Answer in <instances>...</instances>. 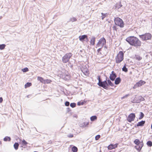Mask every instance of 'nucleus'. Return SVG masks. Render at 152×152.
<instances>
[{
	"label": "nucleus",
	"mask_w": 152,
	"mask_h": 152,
	"mask_svg": "<svg viewBox=\"0 0 152 152\" xmlns=\"http://www.w3.org/2000/svg\"><path fill=\"white\" fill-rule=\"evenodd\" d=\"M140 102L141 101H144L145 100V99L143 97H142L141 96H140Z\"/></svg>",
	"instance_id": "37998d69"
},
{
	"label": "nucleus",
	"mask_w": 152,
	"mask_h": 152,
	"mask_svg": "<svg viewBox=\"0 0 152 152\" xmlns=\"http://www.w3.org/2000/svg\"><path fill=\"white\" fill-rule=\"evenodd\" d=\"M140 117L139 118V119H141L144 116V114L142 112L140 113Z\"/></svg>",
	"instance_id": "bb28decb"
},
{
	"label": "nucleus",
	"mask_w": 152,
	"mask_h": 152,
	"mask_svg": "<svg viewBox=\"0 0 152 152\" xmlns=\"http://www.w3.org/2000/svg\"><path fill=\"white\" fill-rule=\"evenodd\" d=\"M116 77V74L113 71H112L109 77L110 79L112 81H114Z\"/></svg>",
	"instance_id": "9b49d317"
},
{
	"label": "nucleus",
	"mask_w": 152,
	"mask_h": 152,
	"mask_svg": "<svg viewBox=\"0 0 152 152\" xmlns=\"http://www.w3.org/2000/svg\"><path fill=\"white\" fill-rule=\"evenodd\" d=\"M97 79L99 80V82L97 84L100 87H102L104 83H106L105 81H102L100 76L97 77Z\"/></svg>",
	"instance_id": "9d476101"
},
{
	"label": "nucleus",
	"mask_w": 152,
	"mask_h": 152,
	"mask_svg": "<svg viewBox=\"0 0 152 152\" xmlns=\"http://www.w3.org/2000/svg\"><path fill=\"white\" fill-rule=\"evenodd\" d=\"M115 85H117L121 82V79L120 77L116 78L115 80Z\"/></svg>",
	"instance_id": "2eb2a0df"
},
{
	"label": "nucleus",
	"mask_w": 152,
	"mask_h": 152,
	"mask_svg": "<svg viewBox=\"0 0 152 152\" xmlns=\"http://www.w3.org/2000/svg\"><path fill=\"white\" fill-rule=\"evenodd\" d=\"M67 111L68 112H69V111L70 110V109L69 108H67Z\"/></svg>",
	"instance_id": "09e8293b"
},
{
	"label": "nucleus",
	"mask_w": 152,
	"mask_h": 152,
	"mask_svg": "<svg viewBox=\"0 0 152 152\" xmlns=\"http://www.w3.org/2000/svg\"><path fill=\"white\" fill-rule=\"evenodd\" d=\"M100 137V135H98L96 136L95 137V140H98Z\"/></svg>",
	"instance_id": "58836bf2"
},
{
	"label": "nucleus",
	"mask_w": 152,
	"mask_h": 152,
	"mask_svg": "<svg viewBox=\"0 0 152 152\" xmlns=\"http://www.w3.org/2000/svg\"><path fill=\"white\" fill-rule=\"evenodd\" d=\"M79 38V40L82 42L83 41L84 39H86L87 40H88L87 36L86 35L80 36Z\"/></svg>",
	"instance_id": "4468645a"
},
{
	"label": "nucleus",
	"mask_w": 152,
	"mask_h": 152,
	"mask_svg": "<svg viewBox=\"0 0 152 152\" xmlns=\"http://www.w3.org/2000/svg\"><path fill=\"white\" fill-rule=\"evenodd\" d=\"M76 106V104L75 103H72L70 104V106L72 108L75 107Z\"/></svg>",
	"instance_id": "c9c22d12"
},
{
	"label": "nucleus",
	"mask_w": 152,
	"mask_h": 152,
	"mask_svg": "<svg viewBox=\"0 0 152 152\" xmlns=\"http://www.w3.org/2000/svg\"><path fill=\"white\" fill-rule=\"evenodd\" d=\"M38 152V151H34V152Z\"/></svg>",
	"instance_id": "5fc2aeb1"
},
{
	"label": "nucleus",
	"mask_w": 152,
	"mask_h": 152,
	"mask_svg": "<svg viewBox=\"0 0 152 152\" xmlns=\"http://www.w3.org/2000/svg\"><path fill=\"white\" fill-rule=\"evenodd\" d=\"M118 145V144H116L114 145H113L114 147V148H115L117 147Z\"/></svg>",
	"instance_id": "49530a36"
},
{
	"label": "nucleus",
	"mask_w": 152,
	"mask_h": 152,
	"mask_svg": "<svg viewBox=\"0 0 152 152\" xmlns=\"http://www.w3.org/2000/svg\"><path fill=\"white\" fill-rule=\"evenodd\" d=\"M37 80L39 81H40L42 83L44 80L43 79V78L40 77H37Z\"/></svg>",
	"instance_id": "473e14b6"
},
{
	"label": "nucleus",
	"mask_w": 152,
	"mask_h": 152,
	"mask_svg": "<svg viewBox=\"0 0 152 152\" xmlns=\"http://www.w3.org/2000/svg\"><path fill=\"white\" fill-rule=\"evenodd\" d=\"M19 144L18 142H15L14 144V148L16 150H17L18 149V148L19 147Z\"/></svg>",
	"instance_id": "412c9836"
},
{
	"label": "nucleus",
	"mask_w": 152,
	"mask_h": 152,
	"mask_svg": "<svg viewBox=\"0 0 152 152\" xmlns=\"http://www.w3.org/2000/svg\"><path fill=\"white\" fill-rule=\"evenodd\" d=\"M22 71L23 72H26L28 71V69L26 67V68H25L22 69Z\"/></svg>",
	"instance_id": "e433bc0d"
},
{
	"label": "nucleus",
	"mask_w": 152,
	"mask_h": 152,
	"mask_svg": "<svg viewBox=\"0 0 152 152\" xmlns=\"http://www.w3.org/2000/svg\"><path fill=\"white\" fill-rule=\"evenodd\" d=\"M11 138L10 137L6 136L4 138V140L5 141H9L11 140Z\"/></svg>",
	"instance_id": "b1692460"
},
{
	"label": "nucleus",
	"mask_w": 152,
	"mask_h": 152,
	"mask_svg": "<svg viewBox=\"0 0 152 152\" xmlns=\"http://www.w3.org/2000/svg\"><path fill=\"white\" fill-rule=\"evenodd\" d=\"M102 48V47H101V48H99L98 49V50H97V52L99 53V52L101 50Z\"/></svg>",
	"instance_id": "a18cd8bd"
},
{
	"label": "nucleus",
	"mask_w": 152,
	"mask_h": 152,
	"mask_svg": "<svg viewBox=\"0 0 152 152\" xmlns=\"http://www.w3.org/2000/svg\"><path fill=\"white\" fill-rule=\"evenodd\" d=\"M147 144L148 146L151 147L152 146V142L151 141H148L147 142Z\"/></svg>",
	"instance_id": "7c9ffc66"
},
{
	"label": "nucleus",
	"mask_w": 152,
	"mask_h": 152,
	"mask_svg": "<svg viewBox=\"0 0 152 152\" xmlns=\"http://www.w3.org/2000/svg\"><path fill=\"white\" fill-rule=\"evenodd\" d=\"M72 54L71 53H67L62 57V61L63 63H66L68 62L70 58L72 56Z\"/></svg>",
	"instance_id": "423d86ee"
},
{
	"label": "nucleus",
	"mask_w": 152,
	"mask_h": 152,
	"mask_svg": "<svg viewBox=\"0 0 152 152\" xmlns=\"http://www.w3.org/2000/svg\"><path fill=\"white\" fill-rule=\"evenodd\" d=\"M81 71L83 73L86 75H87L89 74L88 70L87 68L83 69Z\"/></svg>",
	"instance_id": "dca6fc26"
},
{
	"label": "nucleus",
	"mask_w": 152,
	"mask_h": 152,
	"mask_svg": "<svg viewBox=\"0 0 152 152\" xmlns=\"http://www.w3.org/2000/svg\"><path fill=\"white\" fill-rule=\"evenodd\" d=\"M77 20V19L75 17H72L70 18L69 21L73 22Z\"/></svg>",
	"instance_id": "2f4dec72"
},
{
	"label": "nucleus",
	"mask_w": 152,
	"mask_h": 152,
	"mask_svg": "<svg viewBox=\"0 0 152 152\" xmlns=\"http://www.w3.org/2000/svg\"><path fill=\"white\" fill-rule=\"evenodd\" d=\"M5 45L4 44L0 45V49L1 50L4 49L5 48Z\"/></svg>",
	"instance_id": "c756f323"
},
{
	"label": "nucleus",
	"mask_w": 152,
	"mask_h": 152,
	"mask_svg": "<svg viewBox=\"0 0 152 152\" xmlns=\"http://www.w3.org/2000/svg\"><path fill=\"white\" fill-rule=\"evenodd\" d=\"M113 28V30L117 31V27L115 26H114Z\"/></svg>",
	"instance_id": "c03bdc74"
},
{
	"label": "nucleus",
	"mask_w": 152,
	"mask_h": 152,
	"mask_svg": "<svg viewBox=\"0 0 152 152\" xmlns=\"http://www.w3.org/2000/svg\"><path fill=\"white\" fill-rule=\"evenodd\" d=\"M145 121H141L138 122L137 124V126H144L145 123Z\"/></svg>",
	"instance_id": "f3484780"
},
{
	"label": "nucleus",
	"mask_w": 152,
	"mask_h": 152,
	"mask_svg": "<svg viewBox=\"0 0 152 152\" xmlns=\"http://www.w3.org/2000/svg\"><path fill=\"white\" fill-rule=\"evenodd\" d=\"M72 150L73 152H77L78 150V149L76 147L73 146L72 148Z\"/></svg>",
	"instance_id": "4be33fe9"
},
{
	"label": "nucleus",
	"mask_w": 152,
	"mask_h": 152,
	"mask_svg": "<svg viewBox=\"0 0 152 152\" xmlns=\"http://www.w3.org/2000/svg\"><path fill=\"white\" fill-rule=\"evenodd\" d=\"M27 97L28 98V96H27Z\"/></svg>",
	"instance_id": "603ef678"
},
{
	"label": "nucleus",
	"mask_w": 152,
	"mask_h": 152,
	"mask_svg": "<svg viewBox=\"0 0 152 152\" xmlns=\"http://www.w3.org/2000/svg\"><path fill=\"white\" fill-rule=\"evenodd\" d=\"M102 16V20H103L104 18L106 17L107 15V13L104 14L103 13H101Z\"/></svg>",
	"instance_id": "72a5a7b5"
},
{
	"label": "nucleus",
	"mask_w": 152,
	"mask_h": 152,
	"mask_svg": "<svg viewBox=\"0 0 152 152\" xmlns=\"http://www.w3.org/2000/svg\"><path fill=\"white\" fill-rule=\"evenodd\" d=\"M22 143L24 145H26L28 143L24 140H22Z\"/></svg>",
	"instance_id": "4c0bfd02"
},
{
	"label": "nucleus",
	"mask_w": 152,
	"mask_h": 152,
	"mask_svg": "<svg viewBox=\"0 0 152 152\" xmlns=\"http://www.w3.org/2000/svg\"><path fill=\"white\" fill-rule=\"evenodd\" d=\"M106 41L105 39L103 37L101 38L97 44L96 45V48L101 46L102 48L106 44Z\"/></svg>",
	"instance_id": "0eeeda50"
},
{
	"label": "nucleus",
	"mask_w": 152,
	"mask_h": 152,
	"mask_svg": "<svg viewBox=\"0 0 152 152\" xmlns=\"http://www.w3.org/2000/svg\"><path fill=\"white\" fill-rule=\"evenodd\" d=\"M132 102L134 103H140V96L135 97L133 100L132 101Z\"/></svg>",
	"instance_id": "f8f14e48"
},
{
	"label": "nucleus",
	"mask_w": 152,
	"mask_h": 152,
	"mask_svg": "<svg viewBox=\"0 0 152 152\" xmlns=\"http://www.w3.org/2000/svg\"><path fill=\"white\" fill-rule=\"evenodd\" d=\"M129 96V94H126L125 96H124L121 97V99H124L125 98H127Z\"/></svg>",
	"instance_id": "a19ab883"
},
{
	"label": "nucleus",
	"mask_w": 152,
	"mask_h": 152,
	"mask_svg": "<svg viewBox=\"0 0 152 152\" xmlns=\"http://www.w3.org/2000/svg\"><path fill=\"white\" fill-rule=\"evenodd\" d=\"M151 129H152V124H151Z\"/></svg>",
	"instance_id": "8fccbe9b"
},
{
	"label": "nucleus",
	"mask_w": 152,
	"mask_h": 152,
	"mask_svg": "<svg viewBox=\"0 0 152 152\" xmlns=\"http://www.w3.org/2000/svg\"><path fill=\"white\" fill-rule=\"evenodd\" d=\"M31 85V83L27 82L25 85V87L26 88L27 87H29Z\"/></svg>",
	"instance_id": "a878e982"
},
{
	"label": "nucleus",
	"mask_w": 152,
	"mask_h": 152,
	"mask_svg": "<svg viewBox=\"0 0 152 152\" xmlns=\"http://www.w3.org/2000/svg\"><path fill=\"white\" fill-rule=\"evenodd\" d=\"M104 48H107V47L106 46H105L104 47Z\"/></svg>",
	"instance_id": "3c124183"
},
{
	"label": "nucleus",
	"mask_w": 152,
	"mask_h": 152,
	"mask_svg": "<svg viewBox=\"0 0 152 152\" xmlns=\"http://www.w3.org/2000/svg\"><path fill=\"white\" fill-rule=\"evenodd\" d=\"M122 6V5L121 2H119L118 3L116 4V7L118 9L120 8Z\"/></svg>",
	"instance_id": "aec40b11"
},
{
	"label": "nucleus",
	"mask_w": 152,
	"mask_h": 152,
	"mask_svg": "<svg viewBox=\"0 0 152 152\" xmlns=\"http://www.w3.org/2000/svg\"><path fill=\"white\" fill-rule=\"evenodd\" d=\"M106 77V80H104L106 82V83H104L102 86V88L105 89H108L109 86L113 87L114 86V84L112 82L111 80L109 79H107V77L106 75H104Z\"/></svg>",
	"instance_id": "f03ea898"
},
{
	"label": "nucleus",
	"mask_w": 152,
	"mask_h": 152,
	"mask_svg": "<svg viewBox=\"0 0 152 152\" xmlns=\"http://www.w3.org/2000/svg\"><path fill=\"white\" fill-rule=\"evenodd\" d=\"M135 117V114L131 113L128 115L127 120L129 122H131L134 120Z\"/></svg>",
	"instance_id": "6e6552de"
},
{
	"label": "nucleus",
	"mask_w": 152,
	"mask_h": 152,
	"mask_svg": "<svg viewBox=\"0 0 152 152\" xmlns=\"http://www.w3.org/2000/svg\"><path fill=\"white\" fill-rule=\"evenodd\" d=\"M108 148L110 150H111L114 148L113 145L112 144H110L108 146Z\"/></svg>",
	"instance_id": "cd10ccee"
},
{
	"label": "nucleus",
	"mask_w": 152,
	"mask_h": 152,
	"mask_svg": "<svg viewBox=\"0 0 152 152\" xmlns=\"http://www.w3.org/2000/svg\"><path fill=\"white\" fill-rule=\"evenodd\" d=\"M97 117L96 116V115H94L91 117L90 118V119L91 121H93L96 120L97 119Z\"/></svg>",
	"instance_id": "5701e85b"
},
{
	"label": "nucleus",
	"mask_w": 152,
	"mask_h": 152,
	"mask_svg": "<svg viewBox=\"0 0 152 152\" xmlns=\"http://www.w3.org/2000/svg\"><path fill=\"white\" fill-rule=\"evenodd\" d=\"M3 101V99L2 97H0V103H1Z\"/></svg>",
	"instance_id": "de8ad7c7"
},
{
	"label": "nucleus",
	"mask_w": 152,
	"mask_h": 152,
	"mask_svg": "<svg viewBox=\"0 0 152 152\" xmlns=\"http://www.w3.org/2000/svg\"><path fill=\"white\" fill-rule=\"evenodd\" d=\"M114 22L115 25L120 26L121 28H123L124 26V23L122 19L118 17L115 18Z\"/></svg>",
	"instance_id": "20e7f679"
},
{
	"label": "nucleus",
	"mask_w": 152,
	"mask_h": 152,
	"mask_svg": "<svg viewBox=\"0 0 152 152\" xmlns=\"http://www.w3.org/2000/svg\"><path fill=\"white\" fill-rule=\"evenodd\" d=\"M126 40L130 45L136 48H139L141 45V42L140 40L136 37L130 36L127 37Z\"/></svg>",
	"instance_id": "f257e3e1"
},
{
	"label": "nucleus",
	"mask_w": 152,
	"mask_h": 152,
	"mask_svg": "<svg viewBox=\"0 0 152 152\" xmlns=\"http://www.w3.org/2000/svg\"><path fill=\"white\" fill-rule=\"evenodd\" d=\"M73 134H70L67 135V136L68 137L72 138L73 137Z\"/></svg>",
	"instance_id": "ea45409f"
},
{
	"label": "nucleus",
	"mask_w": 152,
	"mask_h": 152,
	"mask_svg": "<svg viewBox=\"0 0 152 152\" xmlns=\"http://www.w3.org/2000/svg\"><path fill=\"white\" fill-rule=\"evenodd\" d=\"M122 70L123 71H124L125 72H127L128 71V69L126 68L125 64L123 66V68H122Z\"/></svg>",
	"instance_id": "c85d7f7f"
},
{
	"label": "nucleus",
	"mask_w": 152,
	"mask_h": 152,
	"mask_svg": "<svg viewBox=\"0 0 152 152\" xmlns=\"http://www.w3.org/2000/svg\"><path fill=\"white\" fill-rule=\"evenodd\" d=\"M135 58L136 60L138 61H140L142 58V57H141L140 56L138 55H135Z\"/></svg>",
	"instance_id": "393cba45"
},
{
	"label": "nucleus",
	"mask_w": 152,
	"mask_h": 152,
	"mask_svg": "<svg viewBox=\"0 0 152 152\" xmlns=\"http://www.w3.org/2000/svg\"><path fill=\"white\" fill-rule=\"evenodd\" d=\"M134 143L137 145H138L141 143V142L139 139H136L134 141Z\"/></svg>",
	"instance_id": "6ab92c4d"
},
{
	"label": "nucleus",
	"mask_w": 152,
	"mask_h": 152,
	"mask_svg": "<svg viewBox=\"0 0 152 152\" xmlns=\"http://www.w3.org/2000/svg\"><path fill=\"white\" fill-rule=\"evenodd\" d=\"M95 37H92L90 40V42L91 45H94L95 43Z\"/></svg>",
	"instance_id": "a211bd4d"
},
{
	"label": "nucleus",
	"mask_w": 152,
	"mask_h": 152,
	"mask_svg": "<svg viewBox=\"0 0 152 152\" xmlns=\"http://www.w3.org/2000/svg\"><path fill=\"white\" fill-rule=\"evenodd\" d=\"M85 102V101L79 102H78L77 104L78 105H82L84 104Z\"/></svg>",
	"instance_id": "f704fd0d"
},
{
	"label": "nucleus",
	"mask_w": 152,
	"mask_h": 152,
	"mask_svg": "<svg viewBox=\"0 0 152 152\" xmlns=\"http://www.w3.org/2000/svg\"><path fill=\"white\" fill-rule=\"evenodd\" d=\"M139 37L142 41H146L151 39L152 35L150 33H146L140 35Z\"/></svg>",
	"instance_id": "39448f33"
},
{
	"label": "nucleus",
	"mask_w": 152,
	"mask_h": 152,
	"mask_svg": "<svg viewBox=\"0 0 152 152\" xmlns=\"http://www.w3.org/2000/svg\"><path fill=\"white\" fill-rule=\"evenodd\" d=\"M124 54L122 51H120L115 57L116 62L117 64L120 63L124 59Z\"/></svg>",
	"instance_id": "7ed1b4c3"
},
{
	"label": "nucleus",
	"mask_w": 152,
	"mask_h": 152,
	"mask_svg": "<svg viewBox=\"0 0 152 152\" xmlns=\"http://www.w3.org/2000/svg\"><path fill=\"white\" fill-rule=\"evenodd\" d=\"M143 146V141H142L141 142V143L139 145H137L135 146V148L138 151L140 152L141 151L142 148Z\"/></svg>",
	"instance_id": "ddd939ff"
},
{
	"label": "nucleus",
	"mask_w": 152,
	"mask_h": 152,
	"mask_svg": "<svg viewBox=\"0 0 152 152\" xmlns=\"http://www.w3.org/2000/svg\"><path fill=\"white\" fill-rule=\"evenodd\" d=\"M145 83V81L141 80L137 83L136 84L134 85V86L133 87V88L134 89H136L137 88L144 85Z\"/></svg>",
	"instance_id": "1a4fd4ad"
},
{
	"label": "nucleus",
	"mask_w": 152,
	"mask_h": 152,
	"mask_svg": "<svg viewBox=\"0 0 152 152\" xmlns=\"http://www.w3.org/2000/svg\"><path fill=\"white\" fill-rule=\"evenodd\" d=\"M1 144V142L0 141V145Z\"/></svg>",
	"instance_id": "864d4df0"
},
{
	"label": "nucleus",
	"mask_w": 152,
	"mask_h": 152,
	"mask_svg": "<svg viewBox=\"0 0 152 152\" xmlns=\"http://www.w3.org/2000/svg\"><path fill=\"white\" fill-rule=\"evenodd\" d=\"M65 105L66 106H68L69 105V102L66 101L65 103Z\"/></svg>",
	"instance_id": "79ce46f5"
}]
</instances>
